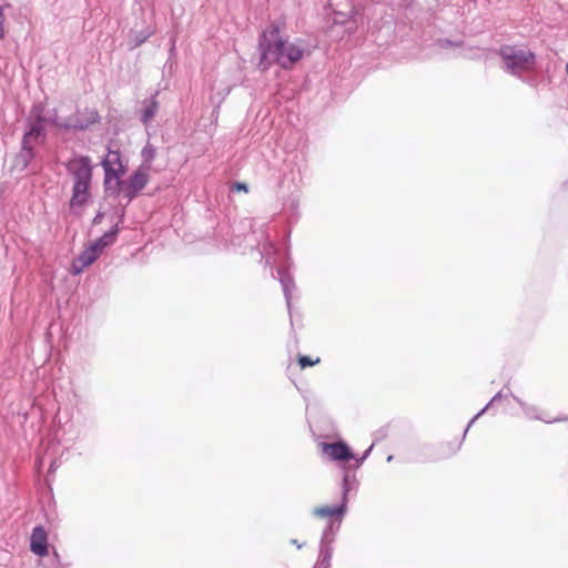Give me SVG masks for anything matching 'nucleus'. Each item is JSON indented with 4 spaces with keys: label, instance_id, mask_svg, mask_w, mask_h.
Returning <instances> with one entry per match:
<instances>
[{
    "label": "nucleus",
    "instance_id": "obj_1",
    "mask_svg": "<svg viewBox=\"0 0 568 568\" xmlns=\"http://www.w3.org/2000/svg\"><path fill=\"white\" fill-rule=\"evenodd\" d=\"M261 43V63L267 68L271 63L278 64L282 69H292L306 54L307 47L302 39L290 41L280 34L278 27H273L263 33Z\"/></svg>",
    "mask_w": 568,
    "mask_h": 568
},
{
    "label": "nucleus",
    "instance_id": "obj_2",
    "mask_svg": "<svg viewBox=\"0 0 568 568\" xmlns=\"http://www.w3.org/2000/svg\"><path fill=\"white\" fill-rule=\"evenodd\" d=\"M92 164L89 156L73 158L68 163V171L72 176V196L70 200V207L72 210L82 207L88 203L91 193L92 181Z\"/></svg>",
    "mask_w": 568,
    "mask_h": 568
},
{
    "label": "nucleus",
    "instance_id": "obj_3",
    "mask_svg": "<svg viewBox=\"0 0 568 568\" xmlns=\"http://www.w3.org/2000/svg\"><path fill=\"white\" fill-rule=\"evenodd\" d=\"M150 170V165H141L126 180L120 179V183L114 184V191L116 194L122 195L124 199L131 201L148 184Z\"/></svg>",
    "mask_w": 568,
    "mask_h": 568
},
{
    "label": "nucleus",
    "instance_id": "obj_4",
    "mask_svg": "<svg viewBox=\"0 0 568 568\" xmlns=\"http://www.w3.org/2000/svg\"><path fill=\"white\" fill-rule=\"evenodd\" d=\"M113 240L111 234H104L93 243H91L84 251L72 261L71 273L78 275L82 273L88 266L93 264L102 253L103 248L108 246Z\"/></svg>",
    "mask_w": 568,
    "mask_h": 568
},
{
    "label": "nucleus",
    "instance_id": "obj_5",
    "mask_svg": "<svg viewBox=\"0 0 568 568\" xmlns=\"http://www.w3.org/2000/svg\"><path fill=\"white\" fill-rule=\"evenodd\" d=\"M105 172L104 183L108 190L111 189L112 182L120 183L121 176L125 173V165L119 150H109L106 156L102 161Z\"/></svg>",
    "mask_w": 568,
    "mask_h": 568
},
{
    "label": "nucleus",
    "instance_id": "obj_6",
    "mask_svg": "<svg viewBox=\"0 0 568 568\" xmlns=\"http://www.w3.org/2000/svg\"><path fill=\"white\" fill-rule=\"evenodd\" d=\"M500 54L506 62L508 69L524 70L534 64L535 55L530 51H516L511 47H505L500 50Z\"/></svg>",
    "mask_w": 568,
    "mask_h": 568
},
{
    "label": "nucleus",
    "instance_id": "obj_7",
    "mask_svg": "<svg viewBox=\"0 0 568 568\" xmlns=\"http://www.w3.org/2000/svg\"><path fill=\"white\" fill-rule=\"evenodd\" d=\"M321 448L323 454L332 460L348 462L354 458L352 450L343 442L322 443Z\"/></svg>",
    "mask_w": 568,
    "mask_h": 568
},
{
    "label": "nucleus",
    "instance_id": "obj_8",
    "mask_svg": "<svg viewBox=\"0 0 568 568\" xmlns=\"http://www.w3.org/2000/svg\"><path fill=\"white\" fill-rule=\"evenodd\" d=\"M100 121V114L98 110L93 108H84L83 110H78L74 119L72 120L70 126L79 130H85L90 125L95 124Z\"/></svg>",
    "mask_w": 568,
    "mask_h": 568
},
{
    "label": "nucleus",
    "instance_id": "obj_9",
    "mask_svg": "<svg viewBox=\"0 0 568 568\" xmlns=\"http://www.w3.org/2000/svg\"><path fill=\"white\" fill-rule=\"evenodd\" d=\"M31 551L40 557L48 555V534L42 526L34 527L30 538Z\"/></svg>",
    "mask_w": 568,
    "mask_h": 568
},
{
    "label": "nucleus",
    "instance_id": "obj_10",
    "mask_svg": "<svg viewBox=\"0 0 568 568\" xmlns=\"http://www.w3.org/2000/svg\"><path fill=\"white\" fill-rule=\"evenodd\" d=\"M345 511V506H321L313 509V515L322 519L339 518Z\"/></svg>",
    "mask_w": 568,
    "mask_h": 568
},
{
    "label": "nucleus",
    "instance_id": "obj_11",
    "mask_svg": "<svg viewBox=\"0 0 568 568\" xmlns=\"http://www.w3.org/2000/svg\"><path fill=\"white\" fill-rule=\"evenodd\" d=\"M158 102L154 101V100H151L144 108V110L142 111V115H141V120L144 124H148L149 122H151L153 120V118L155 116L156 112H158Z\"/></svg>",
    "mask_w": 568,
    "mask_h": 568
},
{
    "label": "nucleus",
    "instance_id": "obj_12",
    "mask_svg": "<svg viewBox=\"0 0 568 568\" xmlns=\"http://www.w3.org/2000/svg\"><path fill=\"white\" fill-rule=\"evenodd\" d=\"M297 362H298L301 369H304L306 367L314 366V365L318 364L321 362V358L320 357L312 358L306 355H298Z\"/></svg>",
    "mask_w": 568,
    "mask_h": 568
},
{
    "label": "nucleus",
    "instance_id": "obj_13",
    "mask_svg": "<svg viewBox=\"0 0 568 568\" xmlns=\"http://www.w3.org/2000/svg\"><path fill=\"white\" fill-rule=\"evenodd\" d=\"M39 134H40V129L33 126L23 138V141H22L23 148L24 149L29 148L30 140L32 138H38Z\"/></svg>",
    "mask_w": 568,
    "mask_h": 568
},
{
    "label": "nucleus",
    "instance_id": "obj_14",
    "mask_svg": "<svg viewBox=\"0 0 568 568\" xmlns=\"http://www.w3.org/2000/svg\"><path fill=\"white\" fill-rule=\"evenodd\" d=\"M6 33V16L3 7L0 6V40L4 39Z\"/></svg>",
    "mask_w": 568,
    "mask_h": 568
},
{
    "label": "nucleus",
    "instance_id": "obj_15",
    "mask_svg": "<svg viewBox=\"0 0 568 568\" xmlns=\"http://www.w3.org/2000/svg\"><path fill=\"white\" fill-rule=\"evenodd\" d=\"M142 156L144 161L151 162L153 158L155 156V151L152 148H145L142 151Z\"/></svg>",
    "mask_w": 568,
    "mask_h": 568
},
{
    "label": "nucleus",
    "instance_id": "obj_16",
    "mask_svg": "<svg viewBox=\"0 0 568 568\" xmlns=\"http://www.w3.org/2000/svg\"><path fill=\"white\" fill-rule=\"evenodd\" d=\"M232 191H237V192H245L247 193L248 192V187L245 183L243 182H235L233 185H232Z\"/></svg>",
    "mask_w": 568,
    "mask_h": 568
},
{
    "label": "nucleus",
    "instance_id": "obj_17",
    "mask_svg": "<svg viewBox=\"0 0 568 568\" xmlns=\"http://www.w3.org/2000/svg\"><path fill=\"white\" fill-rule=\"evenodd\" d=\"M329 566V555L328 554H324L322 556V558L320 559L318 564H317V567L318 568H328Z\"/></svg>",
    "mask_w": 568,
    "mask_h": 568
},
{
    "label": "nucleus",
    "instance_id": "obj_18",
    "mask_svg": "<svg viewBox=\"0 0 568 568\" xmlns=\"http://www.w3.org/2000/svg\"><path fill=\"white\" fill-rule=\"evenodd\" d=\"M443 43H444V44H443L444 47H454V45H455V47H460V45L463 44V42L454 43V42H452L450 40H445V41H443Z\"/></svg>",
    "mask_w": 568,
    "mask_h": 568
},
{
    "label": "nucleus",
    "instance_id": "obj_19",
    "mask_svg": "<svg viewBox=\"0 0 568 568\" xmlns=\"http://www.w3.org/2000/svg\"><path fill=\"white\" fill-rule=\"evenodd\" d=\"M150 34H151V32H149L148 34H145L142 39H139V40L136 41V43H135V44H136V45H139V44L143 43V42H144V40H145L146 38H149V37H150Z\"/></svg>",
    "mask_w": 568,
    "mask_h": 568
}]
</instances>
